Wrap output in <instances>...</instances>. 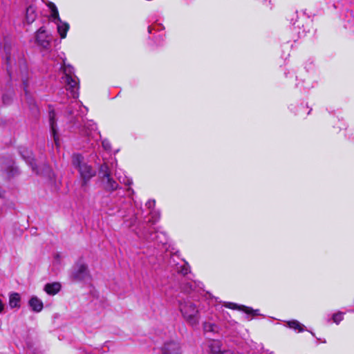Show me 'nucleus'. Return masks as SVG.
I'll list each match as a JSON object with an SVG mask.
<instances>
[{"instance_id":"obj_28","label":"nucleus","mask_w":354,"mask_h":354,"mask_svg":"<svg viewBox=\"0 0 354 354\" xmlns=\"http://www.w3.org/2000/svg\"><path fill=\"white\" fill-rule=\"evenodd\" d=\"M147 205H149V207H151V205H152V203H151V202H150V201H149V202L147 203Z\"/></svg>"},{"instance_id":"obj_17","label":"nucleus","mask_w":354,"mask_h":354,"mask_svg":"<svg viewBox=\"0 0 354 354\" xmlns=\"http://www.w3.org/2000/svg\"><path fill=\"white\" fill-rule=\"evenodd\" d=\"M63 73L64 74V76L62 77V79L66 78V77H74V69L73 68L69 65L64 64L63 66Z\"/></svg>"},{"instance_id":"obj_19","label":"nucleus","mask_w":354,"mask_h":354,"mask_svg":"<svg viewBox=\"0 0 354 354\" xmlns=\"http://www.w3.org/2000/svg\"><path fill=\"white\" fill-rule=\"evenodd\" d=\"M288 325L290 328L299 330V331H303L304 326L297 320H292L288 322Z\"/></svg>"},{"instance_id":"obj_14","label":"nucleus","mask_w":354,"mask_h":354,"mask_svg":"<svg viewBox=\"0 0 354 354\" xmlns=\"http://www.w3.org/2000/svg\"><path fill=\"white\" fill-rule=\"evenodd\" d=\"M99 175L102 179L111 176V170L107 163L102 164L99 169Z\"/></svg>"},{"instance_id":"obj_3","label":"nucleus","mask_w":354,"mask_h":354,"mask_svg":"<svg viewBox=\"0 0 354 354\" xmlns=\"http://www.w3.org/2000/svg\"><path fill=\"white\" fill-rule=\"evenodd\" d=\"M49 8L51 10V16L55 21L57 24V28L58 33L59 34L62 38H65L67 34V32L69 29L68 24L66 22H63L59 17L57 7L53 3H50L48 4Z\"/></svg>"},{"instance_id":"obj_24","label":"nucleus","mask_w":354,"mask_h":354,"mask_svg":"<svg viewBox=\"0 0 354 354\" xmlns=\"http://www.w3.org/2000/svg\"><path fill=\"white\" fill-rule=\"evenodd\" d=\"M119 180L121 183H124L125 185H131L132 183V181L131 180H129V179H127V181H125V180L121 181V180L119 178Z\"/></svg>"},{"instance_id":"obj_30","label":"nucleus","mask_w":354,"mask_h":354,"mask_svg":"<svg viewBox=\"0 0 354 354\" xmlns=\"http://www.w3.org/2000/svg\"><path fill=\"white\" fill-rule=\"evenodd\" d=\"M95 129V124H92V129Z\"/></svg>"},{"instance_id":"obj_6","label":"nucleus","mask_w":354,"mask_h":354,"mask_svg":"<svg viewBox=\"0 0 354 354\" xmlns=\"http://www.w3.org/2000/svg\"><path fill=\"white\" fill-rule=\"evenodd\" d=\"M162 354H182L180 344L176 341L165 342L162 348Z\"/></svg>"},{"instance_id":"obj_29","label":"nucleus","mask_w":354,"mask_h":354,"mask_svg":"<svg viewBox=\"0 0 354 354\" xmlns=\"http://www.w3.org/2000/svg\"><path fill=\"white\" fill-rule=\"evenodd\" d=\"M147 205H149V207H151V205H152V203H151V202H150V201H149V202L147 203Z\"/></svg>"},{"instance_id":"obj_2","label":"nucleus","mask_w":354,"mask_h":354,"mask_svg":"<svg viewBox=\"0 0 354 354\" xmlns=\"http://www.w3.org/2000/svg\"><path fill=\"white\" fill-rule=\"evenodd\" d=\"M179 310L185 322L194 326L198 324L200 321V313L198 306L189 300L178 301Z\"/></svg>"},{"instance_id":"obj_5","label":"nucleus","mask_w":354,"mask_h":354,"mask_svg":"<svg viewBox=\"0 0 354 354\" xmlns=\"http://www.w3.org/2000/svg\"><path fill=\"white\" fill-rule=\"evenodd\" d=\"M64 83L66 84V90L70 91L71 97L73 98H77L78 97V82L77 77L74 75V77H66L63 79Z\"/></svg>"},{"instance_id":"obj_11","label":"nucleus","mask_w":354,"mask_h":354,"mask_svg":"<svg viewBox=\"0 0 354 354\" xmlns=\"http://www.w3.org/2000/svg\"><path fill=\"white\" fill-rule=\"evenodd\" d=\"M221 342L218 340H211L208 343L209 354H221Z\"/></svg>"},{"instance_id":"obj_13","label":"nucleus","mask_w":354,"mask_h":354,"mask_svg":"<svg viewBox=\"0 0 354 354\" xmlns=\"http://www.w3.org/2000/svg\"><path fill=\"white\" fill-rule=\"evenodd\" d=\"M61 285L59 283H53L46 284L44 290L48 295H54L59 291Z\"/></svg>"},{"instance_id":"obj_9","label":"nucleus","mask_w":354,"mask_h":354,"mask_svg":"<svg viewBox=\"0 0 354 354\" xmlns=\"http://www.w3.org/2000/svg\"><path fill=\"white\" fill-rule=\"evenodd\" d=\"M104 189L109 192L115 191L118 187V184L115 181L111 176H106L102 179Z\"/></svg>"},{"instance_id":"obj_27","label":"nucleus","mask_w":354,"mask_h":354,"mask_svg":"<svg viewBox=\"0 0 354 354\" xmlns=\"http://www.w3.org/2000/svg\"><path fill=\"white\" fill-rule=\"evenodd\" d=\"M182 272H183V274H187V269H183V270H182Z\"/></svg>"},{"instance_id":"obj_1","label":"nucleus","mask_w":354,"mask_h":354,"mask_svg":"<svg viewBox=\"0 0 354 354\" xmlns=\"http://www.w3.org/2000/svg\"><path fill=\"white\" fill-rule=\"evenodd\" d=\"M71 162L73 167L79 171L82 186H86L90 180L95 176V170L85 162L84 158L80 153H74L72 156Z\"/></svg>"},{"instance_id":"obj_21","label":"nucleus","mask_w":354,"mask_h":354,"mask_svg":"<svg viewBox=\"0 0 354 354\" xmlns=\"http://www.w3.org/2000/svg\"><path fill=\"white\" fill-rule=\"evenodd\" d=\"M343 319V315L342 313H337L333 315V320L335 323L339 324Z\"/></svg>"},{"instance_id":"obj_25","label":"nucleus","mask_w":354,"mask_h":354,"mask_svg":"<svg viewBox=\"0 0 354 354\" xmlns=\"http://www.w3.org/2000/svg\"><path fill=\"white\" fill-rule=\"evenodd\" d=\"M4 194V190L0 187V197H3Z\"/></svg>"},{"instance_id":"obj_7","label":"nucleus","mask_w":354,"mask_h":354,"mask_svg":"<svg viewBox=\"0 0 354 354\" xmlns=\"http://www.w3.org/2000/svg\"><path fill=\"white\" fill-rule=\"evenodd\" d=\"M25 152L27 153V156H26L24 154L22 153L23 158L26 160L27 163L30 165V166L32 167V171H35L37 174H47L49 171L50 169L48 166L46 165H44L42 169H37L36 167L35 159L31 156V152L27 151H26Z\"/></svg>"},{"instance_id":"obj_20","label":"nucleus","mask_w":354,"mask_h":354,"mask_svg":"<svg viewBox=\"0 0 354 354\" xmlns=\"http://www.w3.org/2000/svg\"><path fill=\"white\" fill-rule=\"evenodd\" d=\"M216 326L211 323H205L203 324L204 330L206 332H214Z\"/></svg>"},{"instance_id":"obj_4","label":"nucleus","mask_w":354,"mask_h":354,"mask_svg":"<svg viewBox=\"0 0 354 354\" xmlns=\"http://www.w3.org/2000/svg\"><path fill=\"white\" fill-rule=\"evenodd\" d=\"M87 266L84 263H76L71 271V277L73 281H80L88 278Z\"/></svg>"},{"instance_id":"obj_22","label":"nucleus","mask_w":354,"mask_h":354,"mask_svg":"<svg viewBox=\"0 0 354 354\" xmlns=\"http://www.w3.org/2000/svg\"><path fill=\"white\" fill-rule=\"evenodd\" d=\"M102 147L106 150H109L111 149V145L107 140L102 141Z\"/></svg>"},{"instance_id":"obj_10","label":"nucleus","mask_w":354,"mask_h":354,"mask_svg":"<svg viewBox=\"0 0 354 354\" xmlns=\"http://www.w3.org/2000/svg\"><path fill=\"white\" fill-rule=\"evenodd\" d=\"M48 116H49V122H50L51 133L53 136L55 142L57 145V140H58V136L57 135V131H56V122L55 120V113L54 110H50L49 111Z\"/></svg>"},{"instance_id":"obj_8","label":"nucleus","mask_w":354,"mask_h":354,"mask_svg":"<svg viewBox=\"0 0 354 354\" xmlns=\"http://www.w3.org/2000/svg\"><path fill=\"white\" fill-rule=\"evenodd\" d=\"M36 41L38 45L44 49H47L50 45V39L47 35L46 30L43 28H40L36 34Z\"/></svg>"},{"instance_id":"obj_16","label":"nucleus","mask_w":354,"mask_h":354,"mask_svg":"<svg viewBox=\"0 0 354 354\" xmlns=\"http://www.w3.org/2000/svg\"><path fill=\"white\" fill-rule=\"evenodd\" d=\"M36 17L35 13V8L32 6H29L26 9V20L28 23H32L35 21Z\"/></svg>"},{"instance_id":"obj_23","label":"nucleus","mask_w":354,"mask_h":354,"mask_svg":"<svg viewBox=\"0 0 354 354\" xmlns=\"http://www.w3.org/2000/svg\"><path fill=\"white\" fill-rule=\"evenodd\" d=\"M221 354H235L234 351L232 349L221 351Z\"/></svg>"},{"instance_id":"obj_18","label":"nucleus","mask_w":354,"mask_h":354,"mask_svg":"<svg viewBox=\"0 0 354 354\" xmlns=\"http://www.w3.org/2000/svg\"><path fill=\"white\" fill-rule=\"evenodd\" d=\"M224 306H225L226 308H231V309H244V310L246 313H250L252 311V309H250L248 307H245V306L239 307L237 306V304H236L234 303L228 302V303L225 304Z\"/></svg>"},{"instance_id":"obj_15","label":"nucleus","mask_w":354,"mask_h":354,"mask_svg":"<svg viewBox=\"0 0 354 354\" xmlns=\"http://www.w3.org/2000/svg\"><path fill=\"white\" fill-rule=\"evenodd\" d=\"M20 296L18 293H12L10 296L9 304L11 308L19 307Z\"/></svg>"},{"instance_id":"obj_26","label":"nucleus","mask_w":354,"mask_h":354,"mask_svg":"<svg viewBox=\"0 0 354 354\" xmlns=\"http://www.w3.org/2000/svg\"><path fill=\"white\" fill-rule=\"evenodd\" d=\"M3 310V304L2 301L0 300V313Z\"/></svg>"},{"instance_id":"obj_12","label":"nucleus","mask_w":354,"mask_h":354,"mask_svg":"<svg viewBox=\"0 0 354 354\" xmlns=\"http://www.w3.org/2000/svg\"><path fill=\"white\" fill-rule=\"evenodd\" d=\"M29 305L32 309V310L35 312H40L43 309V303L42 301L39 299L37 297H32L29 300Z\"/></svg>"}]
</instances>
